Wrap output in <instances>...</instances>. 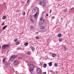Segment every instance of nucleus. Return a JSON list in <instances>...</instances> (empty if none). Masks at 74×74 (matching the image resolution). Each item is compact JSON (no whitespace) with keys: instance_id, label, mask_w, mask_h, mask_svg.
Instances as JSON below:
<instances>
[{"instance_id":"20","label":"nucleus","mask_w":74,"mask_h":74,"mask_svg":"<svg viewBox=\"0 0 74 74\" xmlns=\"http://www.w3.org/2000/svg\"><path fill=\"white\" fill-rule=\"evenodd\" d=\"M24 45L25 46H26L27 45H28V43L26 42L24 44Z\"/></svg>"},{"instance_id":"13","label":"nucleus","mask_w":74,"mask_h":74,"mask_svg":"<svg viewBox=\"0 0 74 74\" xmlns=\"http://www.w3.org/2000/svg\"><path fill=\"white\" fill-rule=\"evenodd\" d=\"M47 64H45L44 65L43 67H44V68H45L46 67H47Z\"/></svg>"},{"instance_id":"9","label":"nucleus","mask_w":74,"mask_h":74,"mask_svg":"<svg viewBox=\"0 0 74 74\" xmlns=\"http://www.w3.org/2000/svg\"><path fill=\"white\" fill-rule=\"evenodd\" d=\"M18 63V61H15L14 63L13 64L14 65H16V64H17Z\"/></svg>"},{"instance_id":"19","label":"nucleus","mask_w":74,"mask_h":74,"mask_svg":"<svg viewBox=\"0 0 74 74\" xmlns=\"http://www.w3.org/2000/svg\"><path fill=\"white\" fill-rule=\"evenodd\" d=\"M7 27V26H4V27H3L2 29V30H4V29H5V28H6V27Z\"/></svg>"},{"instance_id":"7","label":"nucleus","mask_w":74,"mask_h":74,"mask_svg":"<svg viewBox=\"0 0 74 74\" xmlns=\"http://www.w3.org/2000/svg\"><path fill=\"white\" fill-rule=\"evenodd\" d=\"M37 8H34L32 11V13H35V12L37 11Z\"/></svg>"},{"instance_id":"23","label":"nucleus","mask_w":74,"mask_h":74,"mask_svg":"<svg viewBox=\"0 0 74 74\" xmlns=\"http://www.w3.org/2000/svg\"><path fill=\"white\" fill-rule=\"evenodd\" d=\"M7 64H8V63H7L5 64V66L6 67H7V66H8V65Z\"/></svg>"},{"instance_id":"4","label":"nucleus","mask_w":74,"mask_h":74,"mask_svg":"<svg viewBox=\"0 0 74 74\" xmlns=\"http://www.w3.org/2000/svg\"><path fill=\"white\" fill-rule=\"evenodd\" d=\"M37 71L38 74H41V70L40 68H38L37 69Z\"/></svg>"},{"instance_id":"6","label":"nucleus","mask_w":74,"mask_h":74,"mask_svg":"<svg viewBox=\"0 0 74 74\" xmlns=\"http://www.w3.org/2000/svg\"><path fill=\"white\" fill-rule=\"evenodd\" d=\"M40 29L42 31H44L45 30V27L44 26H41L40 27Z\"/></svg>"},{"instance_id":"34","label":"nucleus","mask_w":74,"mask_h":74,"mask_svg":"<svg viewBox=\"0 0 74 74\" xmlns=\"http://www.w3.org/2000/svg\"><path fill=\"white\" fill-rule=\"evenodd\" d=\"M58 71H55V73H56V74H57V73H58Z\"/></svg>"},{"instance_id":"21","label":"nucleus","mask_w":74,"mask_h":74,"mask_svg":"<svg viewBox=\"0 0 74 74\" xmlns=\"http://www.w3.org/2000/svg\"><path fill=\"white\" fill-rule=\"evenodd\" d=\"M61 36H62V35H61V34H59L58 35V37H61Z\"/></svg>"},{"instance_id":"31","label":"nucleus","mask_w":74,"mask_h":74,"mask_svg":"<svg viewBox=\"0 0 74 74\" xmlns=\"http://www.w3.org/2000/svg\"><path fill=\"white\" fill-rule=\"evenodd\" d=\"M55 66H56V67H57V66H58V64H54Z\"/></svg>"},{"instance_id":"26","label":"nucleus","mask_w":74,"mask_h":74,"mask_svg":"<svg viewBox=\"0 0 74 74\" xmlns=\"http://www.w3.org/2000/svg\"><path fill=\"white\" fill-rule=\"evenodd\" d=\"M30 27L31 29H34V27L33 26H31Z\"/></svg>"},{"instance_id":"29","label":"nucleus","mask_w":74,"mask_h":74,"mask_svg":"<svg viewBox=\"0 0 74 74\" xmlns=\"http://www.w3.org/2000/svg\"><path fill=\"white\" fill-rule=\"evenodd\" d=\"M39 37H36V40H37L38 39H39Z\"/></svg>"},{"instance_id":"2","label":"nucleus","mask_w":74,"mask_h":74,"mask_svg":"<svg viewBox=\"0 0 74 74\" xmlns=\"http://www.w3.org/2000/svg\"><path fill=\"white\" fill-rule=\"evenodd\" d=\"M40 5H41L42 6H45V5L46 4V3L45 2H44V1H42L40 2Z\"/></svg>"},{"instance_id":"32","label":"nucleus","mask_w":74,"mask_h":74,"mask_svg":"<svg viewBox=\"0 0 74 74\" xmlns=\"http://www.w3.org/2000/svg\"><path fill=\"white\" fill-rule=\"evenodd\" d=\"M16 12H19V10H17Z\"/></svg>"},{"instance_id":"8","label":"nucleus","mask_w":74,"mask_h":74,"mask_svg":"<svg viewBox=\"0 0 74 74\" xmlns=\"http://www.w3.org/2000/svg\"><path fill=\"white\" fill-rule=\"evenodd\" d=\"M38 12H37L36 14L34 15V18H37V15H38Z\"/></svg>"},{"instance_id":"14","label":"nucleus","mask_w":74,"mask_h":74,"mask_svg":"<svg viewBox=\"0 0 74 74\" xmlns=\"http://www.w3.org/2000/svg\"><path fill=\"white\" fill-rule=\"evenodd\" d=\"M31 50H32V51H34V48L33 47H31Z\"/></svg>"},{"instance_id":"24","label":"nucleus","mask_w":74,"mask_h":74,"mask_svg":"<svg viewBox=\"0 0 74 74\" xmlns=\"http://www.w3.org/2000/svg\"><path fill=\"white\" fill-rule=\"evenodd\" d=\"M30 21L31 23H33V20L32 19H30Z\"/></svg>"},{"instance_id":"16","label":"nucleus","mask_w":74,"mask_h":74,"mask_svg":"<svg viewBox=\"0 0 74 74\" xmlns=\"http://www.w3.org/2000/svg\"><path fill=\"white\" fill-rule=\"evenodd\" d=\"M25 12H22V15L23 16L25 15Z\"/></svg>"},{"instance_id":"12","label":"nucleus","mask_w":74,"mask_h":74,"mask_svg":"<svg viewBox=\"0 0 74 74\" xmlns=\"http://www.w3.org/2000/svg\"><path fill=\"white\" fill-rule=\"evenodd\" d=\"M52 62H51L49 63V66H52Z\"/></svg>"},{"instance_id":"36","label":"nucleus","mask_w":74,"mask_h":74,"mask_svg":"<svg viewBox=\"0 0 74 74\" xmlns=\"http://www.w3.org/2000/svg\"><path fill=\"white\" fill-rule=\"evenodd\" d=\"M27 3H29V0H27Z\"/></svg>"},{"instance_id":"5","label":"nucleus","mask_w":74,"mask_h":74,"mask_svg":"<svg viewBox=\"0 0 74 74\" xmlns=\"http://www.w3.org/2000/svg\"><path fill=\"white\" fill-rule=\"evenodd\" d=\"M8 47H9V45H5L2 47V48L3 49H5L6 48H8Z\"/></svg>"},{"instance_id":"27","label":"nucleus","mask_w":74,"mask_h":74,"mask_svg":"<svg viewBox=\"0 0 74 74\" xmlns=\"http://www.w3.org/2000/svg\"><path fill=\"white\" fill-rule=\"evenodd\" d=\"M59 41H62V39H60L58 40Z\"/></svg>"},{"instance_id":"11","label":"nucleus","mask_w":74,"mask_h":74,"mask_svg":"<svg viewBox=\"0 0 74 74\" xmlns=\"http://www.w3.org/2000/svg\"><path fill=\"white\" fill-rule=\"evenodd\" d=\"M52 57L53 58H54V57L56 56V54H53L52 55Z\"/></svg>"},{"instance_id":"37","label":"nucleus","mask_w":74,"mask_h":74,"mask_svg":"<svg viewBox=\"0 0 74 74\" xmlns=\"http://www.w3.org/2000/svg\"><path fill=\"white\" fill-rule=\"evenodd\" d=\"M52 19H54V18H55V17L54 16H53L52 17Z\"/></svg>"},{"instance_id":"22","label":"nucleus","mask_w":74,"mask_h":74,"mask_svg":"<svg viewBox=\"0 0 74 74\" xmlns=\"http://www.w3.org/2000/svg\"><path fill=\"white\" fill-rule=\"evenodd\" d=\"M19 44H20L19 42H17L16 43V45H19Z\"/></svg>"},{"instance_id":"1","label":"nucleus","mask_w":74,"mask_h":74,"mask_svg":"<svg viewBox=\"0 0 74 74\" xmlns=\"http://www.w3.org/2000/svg\"><path fill=\"white\" fill-rule=\"evenodd\" d=\"M16 58V56L15 55L12 56L10 58V60L11 61H13Z\"/></svg>"},{"instance_id":"40","label":"nucleus","mask_w":74,"mask_h":74,"mask_svg":"<svg viewBox=\"0 0 74 74\" xmlns=\"http://www.w3.org/2000/svg\"><path fill=\"white\" fill-rule=\"evenodd\" d=\"M48 16V14H46V16Z\"/></svg>"},{"instance_id":"33","label":"nucleus","mask_w":74,"mask_h":74,"mask_svg":"<svg viewBox=\"0 0 74 74\" xmlns=\"http://www.w3.org/2000/svg\"><path fill=\"white\" fill-rule=\"evenodd\" d=\"M27 54L28 55H30V53L28 52L27 53Z\"/></svg>"},{"instance_id":"39","label":"nucleus","mask_w":74,"mask_h":74,"mask_svg":"<svg viewBox=\"0 0 74 74\" xmlns=\"http://www.w3.org/2000/svg\"><path fill=\"white\" fill-rule=\"evenodd\" d=\"M3 25H4V23H3V24L2 25V26H3Z\"/></svg>"},{"instance_id":"17","label":"nucleus","mask_w":74,"mask_h":74,"mask_svg":"<svg viewBox=\"0 0 74 74\" xmlns=\"http://www.w3.org/2000/svg\"><path fill=\"white\" fill-rule=\"evenodd\" d=\"M6 18V16H4L2 18V19H5Z\"/></svg>"},{"instance_id":"28","label":"nucleus","mask_w":74,"mask_h":74,"mask_svg":"<svg viewBox=\"0 0 74 74\" xmlns=\"http://www.w3.org/2000/svg\"><path fill=\"white\" fill-rule=\"evenodd\" d=\"M17 40H18V39H17V38H15V39L14 41L15 42H16V41H17Z\"/></svg>"},{"instance_id":"38","label":"nucleus","mask_w":74,"mask_h":74,"mask_svg":"<svg viewBox=\"0 0 74 74\" xmlns=\"http://www.w3.org/2000/svg\"><path fill=\"white\" fill-rule=\"evenodd\" d=\"M52 12V10H51L50 11V14Z\"/></svg>"},{"instance_id":"15","label":"nucleus","mask_w":74,"mask_h":74,"mask_svg":"<svg viewBox=\"0 0 74 74\" xmlns=\"http://www.w3.org/2000/svg\"><path fill=\"white\" fill-rule=\"evenodd\" d=\"M33 70H34V69H31L30 70V72L31 73H32V74H33Z\"/></svg>"},{"instance_id":"25","label":"nucleus","mask_w":74,"mask_h":74,"mask_svg":"<svg viewBox=\"0 0 74 74\" xmlns=\"http://www.w3.org/2000/svg\"><path fill=\"white\" fill-rule=\"evenodd\" d=\"M63 50H64V51L66 50V48L65 47H64L63 48Z\"/></svg>"},{"instance_id":"30","label":"nucleus","mask_w":74,"mask_h":74,"mask_svg":"<svg viewBox=\"0 0 74 74\" xmlns=\"http://www.w3.org/2000/svg\"><path fill=\"white\" fill-rule=\"evenodd\" d=\"M64 11H65V12H67V10L65 9Z\"/></svg>"},{"instance_id":"10","label":"nucleus","mask_w":74,"mask_h":74,"mask_svg":"<svg viewBox=\"0 0 74 74\" xmlns=\"http://www.w3.org/2000/svg\"><path fill=\"white\" fill-rule=\"evenodd\" d=\"M30 67L31 68H33L34 67V65L32 64H30Z\"/></svg>"},{"instance_id":"3","label":"nucleus","mask_w":74,"mask_h":74,"mask_svg":"<svg viewBox=\"0 0 74 74\" xmlns=\"http://www.w3.org/2000/svg\"><path fill=\"white\" fill-rule=\"evenodd\" d=\"M44 19H43V18H42L40 19V23H41V24H42V23H44Z\"/></svg>"},{"instance_id":"35","label":"nucleus","mask_w":74,"mask_h":74,"mask_svg":"<svg viewBox=\"0 0 74 74\" xmlns=\"http://www.w3.org/2000/svg\"><path fill=\"white\" fill-rule=\"evenodd\" d=\"M43 74H47V73H46V72H43Z\"/></svg>"},{"instance_id":"18","label":"nucleus","mask_w":74,"mask_h":74,"mask_svg":"<svg viewBox=\"0 0 74 74\" xmlns=\"http://www.w3.org/2000/svg\"><path fill=\"white\" fill-rule=\"evenodd\" d=\"M3 64H4V62H5V58L3 59Z\"/></svg>"},{"instance_id":"41","label":"nucleus","mask_w":74,"mask_h":74,"mask_svg":"<svg viewBox=\"0 0 74 74\" xmlns=\"http://www.w3.org/2000/svg\"><path fill=\"white\" fill-rule=\"evenodd\" d=\"M1 49V46H0V50Z\"/></svg>"}]
</instances>
